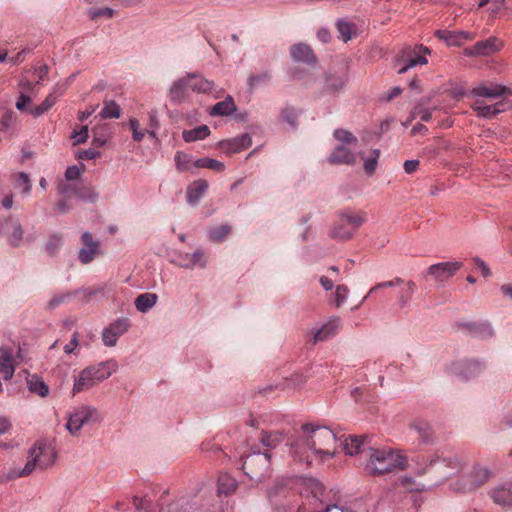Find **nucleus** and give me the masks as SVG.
Returning a JSON list of instances; mask_svg holds the SVG:
<instances>
[{"label":"nucleus","mask_w":512,"mask_h":512,"mask_svg":"<svg viewBox=\"0 0 512 512\" xmlns=\"http://www.w3.org/2000/svg\"><path fill=\"white\" fill-rule=\"evenodd\" d=\"M296 433L298 439L291 444V453L298 461L310 465L314 457L323 459L334 455L337 437L330 428L305 423Z\"/></svg>","instance_id":"obj_1"},{"label":"nucleus","mask_w":512,"mask_h":512,"mask_svg":"<svg viewBox=\"0 0 512 512\" xmlns=\"http://www.w3.org/2000/svg\"><path fill=\"white\" fill-rule=\"evenodd\" d=\"M301 495L309 498L311 495L315 501L313 509L302 504L299 512H369V506L362 500H354L349 503L340 499L327 503L322 499L324 487L317 479L304 478L301 480Z\"/></svg>","instance_id":"obj_2"},{"label":"nucleus","mask_w":512,"mask_h":512,"mask_svg":"<svg viewBox=\"0 0 512 512\" xmlns=\"http://www.w3.org/2000/svg\"><path fill=\"white\" fill-rule=\"evenodd\" d=\"M29 460L20 472H13L9 479L30 475L36 468L47 469L51 467L57 458L55 442L52 439L42 438L35 442L28 451Z\"/></svg>","instance_id":"obj_3"},{"label":"nucleus","mask_w":512,"mask_h":512,"mask_svg":"<svg viewBox=\"0 0 512 512\" xmlns=\"http://www.w3.org/2000/svg\"><path fill=\"white\" fill-rule=\"evenodd\" d=\"M118 368L114 360L99 362L85 367L74 378L73 393H80L93 388L108 379Z\"/></svg>","instance_id":"obj_4"},{"label":"nucleus","mask_w":512,"mask_h":512,"mask_svg":"<svg viewBox=\"0 0 512 512\" xmlns=\"http://www.w3.org/2000/svg\"><path fill=\"white\" fill-rule=\"evenodd\" d=\"M370 449V459L366 465V470L371 475H383L394 469H404L406 466V457L390 448Z\"/></svg>","instance_id":"obj_5"},{"label":"nucleus","mask_w":512,"mask_h":512,"mask_svg":"<svg viewBox=\"0 0 512 512\" xmlns=\"http://www.w3.org/2000/svg\"><path fill=\"white\" fill-rule=\"evenodd\" d=\"M366 222V213L347 210L340 214L338 222L330 231V236L338 240H349Z\"/></svg>","instance_id":"obj_6"},{"label":"nucleus","mask_w":512,"mask_h":512,"mask_svg":"<svg viewBox=\"0 0 512 512\" xmlns=\"http://www.w3.org/2000/svg\"><path fill=\"white\" fill-rule=\"evenodd\" d=\"M466 465V458L463 455L454 454L446 457L436 456L432 458L427 466L429 472L437 475L439 480H446L451 476L462 472Z\"/></svg>","instance_id":"obj_7"},{"label":"nucleus","mask_w":512,"mask_h":512,"mask_svg":"<svg viewBox=\"0 0 512 512\" xmlns=\"http://www.w3.org/2000/svg\"><path fill=\"white\" fill-rule=\"evenodd\" d=\"M430 53V49L422 44L402 48L396 56L397 72L404 74L410 68L427 64L426 55Z\"/></svg>","instance_id":"obj_8"},{"label":"nucleus","mask_w":512,"mask_h":512,"mask_svg":"<svg viewBox=\"0 0 512 512\" xmlns=\"http://www.w3.org/2000/svg\"><path fill=\"white\" fill-rule=\"evenodd\" d=\"M269 463L270 455L268 453H253L245 458L242 469L252 480H261Z\"/></svg>","instance_id":"obj_9"},{"label":"nucleus","mask_w":512,"mask_h":512,"mask_svg":"<svg viewBox=\"0 0 512 512\" xmlns=\"http://www.w3.org/2000/svg\"><path fill=\"white\" fill-rule=\"evenodd\" d=\"M485 365L476 360H457L448 366V372L462 379L469 380L479 376Z\"/></svg>","instance_id":"obj_10"},{"label":"nucleus","mask_w":512,"mask_h":512,"mask_svg":"<svg viewBox=\"0 0 512 512\" xmlns=\"http://www.w3.org/2000/svg\"><path fill=\"white\" fill-rule=\"evenodd\" d=\"M0 235L4 236L11 246L19 247L24 235L20 220L12 216L0 219Z\"/></svg>","instance_id":"obj_11"},{"label":"nucleus","mask_w":512,"mask_h":512,"mask_svg":"<svg viewBox=\"0 0 512 512\" xmlns=\"http://www.w3.org/2000/svg\"><path fill=\"white\" fill-rule=\"evenodd\" d=\"M504 44L502 40L495 36H491L485 40L476 42L473 46L467 47L463 50V55L466 57H482L490 56L500 51Z\"/></svg>","instance_id":"obj_12"},{"label":"nucleus","mask_w":512,"mask_h":512,"mask_svg":"<svg viewBox=\"0 0 512 512\" xmlns=\"http://www.w3.org/2000/svg\"><path fill=\"white\" fill-rule=\"evenodd\" d=\"M489 472L484 467L475 466L468 473L461 475L457 488L461 491H471L482 486L488 479Z\"/></svg>","instance_id":"obj_13"},{"label":"nucleus","mask_w":512,"mask_h":512,"mask_svg":"<svg viewBox=\"0 0 512 512\" xmlns=\"http://www.w3.org/2000/svg\"><path fill=\"white\" fill-rule=\"evenodd\" d=\"M463 266L461 261H448L431 265L427 274L431 276L436 282L444 283L449 278L453 277L458 270Z\"/></svg>","instance_id":"obj_14"},{"label":"nucleus","mask_w":512,"mask_h":512,"mask_svg":"<svg viewBox=\"0 0 512 512\" xmlns=\"http://www.w3.org/2000/svg\"><path fill=\"white\" fill-rule=\"evenodd\" d=\"M435 36L444 41L449 47H461L466 42L473 41L476 33L464 30H437Z\"/></svg>","instance_id":"obj_15"},{"label":"nucleus","mask_w":512,"mask_h":512,"mask_svg":"<svg viewBox=\"0 0 512 512\" xmlns=\"http://www.w3.org/2000/svg\"><path fill=\"white\" fill-rule=\"evenodd\" d=\"M512 94L511 90L509 88H507L506 86H503V85H500V84H494V83H491L489 85H486V84H478L477 86L473 87L470 92H469V95L472 96V97H477L478 99L479 98H489V99H494V98H498L504 94Z\"/></svg>","instance_id":"obj_16"},{"label":"nucleus","mask_w":512,"mask_h":512,"mask_svg":"<svg viewBox=\"0 0 512 512\" xmlns=\"http://www.w3.org/2000/svg\"><path fill=\"white\" fill-rule=\"evenodd\" d=\"M251 145H252V139H251L250 135L247 133L219 142V147L225 153H229V154L241 152V151L249 148Z\"/></svg>","instance_id":"obj_17"},{"label":"nucleus","mask_w":512,"mask_h":512,"mask_svg":"<svg viewBox=\"0 0 512 512\" xmlns=\"http://www.w3.org/2000/svg\"><path fill=\"white\" fill-rule=\"evenodd\" d=\"M16 361L13 356V349L10 347L0 348V374L4 380H10L15 371Z\"/></svg>","instance_id":"obj_18"},{"label":"nucleus","mask_w":512,"mask_h":512,"mask_svg":"<svg viewBox=\"0 0 512 512\" xmlns=\"http://www.w3.org/2000/svg\"><path fill=\"white\" fill-rule=\"evenodd\" d=\"M343 439V447L346 454L356 455L358 453H362L366 447L368 446L369 437L366 435H353L349 434L348 436H342Z\"/></svg>","instance_id":"obj_19"},{"label":"nucleus","mask_w":512,"mask_h":512,"mask_svg":"<svg viewBox=\"0 0 512 512\" xmlns=\"http://www.w3.org/2000/svg\"><path fill=\"white\" fill-rule=\"evenodd\" d=\"M504 101H499L494 105H486L483 100L476 99L471 108L477 113L479 117L493 118L504 110Z\"/></svg>","instance_id":"obj_20"},{"label":"nucleus","mask_w":512,"mask_h":512,"mask_svg":"<svg viewBox=\"0 0 512 512\" xmlns=\"http://www.w3.org/2000/svg\"><path fill=\"white\" fill-rule=\"evenodd\" d=\"M493 501L502 507H512V483H505L490 492Z\"/></svg>","instance_id":"obj_21"},{"label":"nucleus","mask_w":512,"mask_h":512,"mask_svg":"<svg viewBox=\"0 0 512 512\" xmlns=\"http://www.w3.org/2000/svg\"><path fill=\"white\" fill-rule=\"evenodd\" d=\"M65 91L62 86H57L53 92H51L46 99L34 108L29 110V113L35 117H38L47 112L57 101L58 97L61 96Z\"/></svg>","instance_id":"obj_22"},{"label":"nucleus","mask_w":512,"mask_h":512,"mask_svg":"<svg viewBox=\"0 0 512 512\" xmlns=\"http://www.w3.org/2000/svg\"><path fill=\"white\" fill-rule=\"evenodd\" d=\"M290 54L295 61H300L306 64L315 63L316 57L310 46L298 43L290 48Z\"/></svg>","instance_id":"obj_23"},{"label":"nucleus","mask_w":512,"mask_h":512,"mask_svg":"<svg viewBox=\"0 0 512 512\" xmlns=\"http://www.w3.org/2000/svg\"><path fill=\"white\" fill-rule=\"evenodd\" d=\"M178 265L189 269L196 266L204 268L206 266L205 254L202 250H197L193 254L179 255Z\"/></svg>","instance_id":"obj_24"},{"label":"nucleus","mask_w":512,"mask_h":512,"mask_svg":"<svg viewBox=\"0 0 512 512\" xmlns=\"http://www.w3.org/2000/svg\"><path fill=\"white\" fill-rule=\"evenodd\" d=\"M208 189V182L206 180H196L188 188L186 192L187 202L190 205H196L199 199L204 195Z\"/></svg>","instance_id":"obj_25"},{"label":"nucleus","mask_w":512,"mask_h":512,"mask_svg":"<svg viewBox=\"0 0 512 512\" xmlns=\"http://www.w3.org/2000/svg\"><path fill=\"white\" fill-rule=\"evenodd\" d=\"M329 160L334 164H352L356 157L344 144L338 145L331 153Z\"/></svg>","instance_id":"obj_26"},{"label":"nucleus","mask_w":512,"mask_h":512,"mask_svg":"<svg viewBox=\"0 0 512 512\" xmlns=\"http://www.w3.org/2000/svg\"><path fill=\"white\" fill-rule=\"evenodd\" d=\"M186 78L191 91H196L198 93H209L213 90L214 83L208 81L200 75L188 74Z\"/></svg>","instance_id":"obj_27"},{"label":"nucleus","mask_w":512,"mask_h":512,"mask_svg":"<svg viewBox=\"0 0 512 512\" xmlns=\"http://www.w3.org/2000/svg\"><path fill=\"white\" fill-rule=\"evenodd\" d=\"M191 91L186 77H183L172 85L170 89V98L174 102H182Z\"/></svg>","instance_id":"obj_28"},{"label":"nucleus","mask_w":512,"mask_h":512,"mask_svg":"<svg viewBox=\"0 0 512 512\" xmlns=\"http://www.w3.org/2000/svg\"><path fill=\"white\" fill-rule=\"evenodd\" d=\"M340 324L339 318H332L314 334V343L324 341L337 333Z\"/></svg>","instance_id":"obj_29"},{"label":"nucleus","mask_w":512,"mask_h":512,"mask_svg":"<svg viewBox=\"0 0 512 512\" xmlns=\"http://www.w3.org/2000/svg\"><path fill=\"white\" fill-rule=\"evenodd\" d=\"M91 418H62L59 421L58 428L61 426L72 436H78L82 427L90 423Z\"/></svg>","instance_id":"obj_30"},{"label":"nucleus","mask_w":512,"mask_h":512,"mask_svg":"<svg viewBox=\"0 0 512 512\" xmlns=\"http://www.w3.org/2000/svg\"><path fill=\"white\" fill-rule=\"evenodd\" d=\"M236 111V105L231 96H227L223 101L216 103L210 110L211 116H229Z\"/></svg>","instance_id":"obj_31"},{"label":"nucleus","mask_w":512,"mask_h":512,"mask_svg":"<svg viewBox=\"0 0 512 512\" xmlns=\"http://www.w3.org/2000/svg\"><path fill=\"white\" fill-rule=\"evenodd\" d=\"M411 429L418 433L419 438L423 443H428L432 440L433 430L423 418H418L417 421L413 422L411 424Z\"/></svg>","instance_id":"obj_32"},{"label":"nucleus","mask_w":512,"mask_h":512,"mask_svg":"<svg viewBox=\"0 0 512 512\" xmlns=\"http://www.w3.org/2000/svg\"><path fill=\"white\" fill-rule=\"evenodd\" d=\"M210 134V129L207 125H201L194 129L184 130L182 132V137L185 142H194L197 140H202L208 137Z\"/></svg>","instance_id":"obj_33"},{"label":"nucleus","mask_w":512,"mask_h":512,"mask_svg":"<svg viewBox=\"0 0 512 512\" xmlns=\"http://www.w3.org/2000/svg\"><path fill=\"white\" fill-rule=\"evenodd\" d=\"M237 487L236 480L229 474L223 473L218 477V493L219 495H229L235 491Z\"/></svg>","instance_id":"obj_34"},{"label":"nucleus","mask_w":512,"mask_h":512,"mask_svg":"<svg viewBox=\"0 0 512 512\" xmlns=\"http://www.w3.org/2000/svg\"><path fill=\"white\" fill-rule=\"evenodd\" d=\"M11 178L16 189H21L22 194L25 196L29 195L32 188L29 174L18 172L13 174Z\"/></svg>","instance_id":"obj_35"},{"label":"nucleus","mask_w":512,"mask_h":512,"mask_svg":"<svg viewBox=\"0 0 512 512\" xmlns=\"http://www.w3.org/2000/svg\"><path fill=\"white\" fill-rule=\"evenodd\" d=\"M157 295L153 293H144L139 295L135 299V306L140 312H147L150 310L157 302Z\"/></svg>","instance_id":"obj_36"},{"label":"nucleus","mask_w":512,"mask_h":512,"mask_svg":"<svg viewBox=\"0 0 512 512\" xmlns=\"http://www.w3.org/2000/svg\"><path fill=\"white\" fill-rule=\"evenodd\" d=\"M20 86L23 92H21L20 96L16 101V108L20 111H23L26 105L31 102V97L26 95L25 92L32 90L34 88V85L31 81L22 79L20 82Z\"/></svg>","instance_id":"obj_37"},{"label":"nucleus","mask_w":512,"mask_h":512,"mask_svg":"<svg viewBox=\"0 0 512 512\" xmlns=\"http://www.w3.org/2000/svg\"><path fill=\"white\" fill-rule=\"evenodd\" d=\"M100 115L104 119H118L121 115V110L115 101L105 100Z\"/></svg>","instance_id":"obj_38"},{"label":"nucleus","mask_w":512,"mask_h":512,"mask_svg":"<svg viewBox=\"0 0 512 512\" xmlns=\"http://www.w3.org/2000/svg\"><path fill=\"white\" fill-rule=\"evenodd\" d=\"M28 388L31 392L36 393L42 397L46 396L48 393V387L44 383V381L36 376L33 375L27 380Z\"/></svg>","instance_id":"obj_39"},{"label":"nucleus","mask_w":512,"mask_h":512,"mask_svg":"<svg viewBox=\"0 0 512 512\" xmlns=\"http://www.w3.org/2000/svg\"><path fill=\"white\" fill-rule=\"evenodd\" d=\"M176 168L179 172L190 170L193 165L192 157L182 151H177L174 157Z\"/></svg>","instance_id":"obj_40"},{"label":"nucleus","mask_w":512,"mask_h":512,"mask_svg":"<svg viewBox=\"0 0 512 512\" xmlns=\"http://www.w3.org/2000/svg\"><path fill=\"white\" fill-rule=\"evenodd\" d=\"M196 168H208L217 172H222L225 169V165L215 159L211 158H200L193 162Z\"/></svg>","instance_id":"obj_41"},{"label":"nucleus","mask_w":512,"mask_h":512,"mask_svg":"<svg viewBox=\"0 0 512 512\" xmlns=\"http://www.w3.org/2000/svg\"><path fill=\"white\" fill-rule=\"evenodd\" d=\"M416 289V284L409 280L406 283V289L402 290L398 296V306L403 308L408 305Z\"/></svg>","instance_id":"obj_42"},{"label":"nucleus","mask_w":512,"mask_h":512,"mask_svg":"<svg viewBox=\"0 0 512 512\" xmlns=\"http://www.w3.org/2000/svg\"><path fill=\"white\" fill-rule=\"evenodd\" d=\"M230 225H219L212 227L209 231L210 240L220 242L223 241L231 233Z\"/></svg>","instance_id":"obj_43"},{"label":"nucleus","mask_w":512,"mask_h":512,"mask_svg":"<svg viewBox=\"0 0 512 512\" xmlns=\"http://www.w3.org/2000/svg\"><path fill=\"white\" fill-rule=\"evenodd\" d=\"M75 195L81 200L95 202L98 199V193L90 186H81L74 190Z\"/></svg>","instance_id":"obj_44"},{"label":"nucleus","mask_w":512,"mask_h":512,"mask_svg":"<svg viewBox=\"0 0 512 512\" xmlns=\"http://www.w3.org/2000/svg\"><path fill=\"white\" fill-rule=\"evenodd\" d=\"M118 15V11L112 8H91L88 11V16L91 20H97L100 17H104L106 19L113 18Z\"/></svg>","instance_id":"obj_45"},{"label":"nucleus","mask_w":512,"mask_h":512,"mask_svg":"<svg viewBox=\"0 0 512 512\" xmlns=\"http://www.w3.org/2000/svg\"><path fill=\"white\" fill-rule=\"evenodd\" d=\"M351 396L354 398L355 402H357V403H359L361 401L368 403V402H371L375 398V395L373 393H371L370 391L365 390L363 388H360V387L354 388L351 391Z\"/></svg>","instance_id":"obj_46"},{"label":"nucleus","mask_w":512,"mask_h":512,"mask_svg":"<svg viewBox=\"0 0 512 512\" xmlns=\"http://www.w3.org/2000/svg\"><path fill=\"white\" fill-rule=\"evenodd\" d=\"M129 127L132 131V139L136 142H141L146 134V129L141 128L139 120L136 118L130 119Z\"/></svg>","instance_id":"obj_47"},{"label":"nucleus","mask_w":512,"mask_h":512,"mask_svg":"<svg viewBox=\"0 0 512 512\" xmlns=\"http://www.w3.org/2000/svg\"><path fill=\"white\" fill-rule=\"evenodd\" d=\"M98 253V248H90L83 246V248L79 251V260L83 264H88L94 260L95 256Z\"/></svg>","instance_id":"obj_48"},{"label":"nucleus","mask_w":512,"mask_h":512,"mask_svg":"<svg viewBox=\"0 0 512 512\" xmlns=\"http://www.w3.org/2000/svg\"><path fill=\"white\" fill-rule=\"evenodd\" d=\"M271 78L268 72H261L259 74H252L248 78V84L251 88H255L261 84L267 83Z\"/></svg>","instance_id":"obj_49"},{"label":"nucleus","mask_w":512,"mask_h":512,"mask_svg":"<svg viewBox=\"0 0 512 512\" xmlns=\"http://www.w3.org/2000/svg\"><path fill=\"white\" fill-rule=\"evenodd\" d=\"M349 289L345 285H337L334 293V303L336 307H340L347 300Z\"/></svg>","instance_id":"obj_50"},{"label":"nucleus","mask_w":512,"mask_h":512,"mask_svg":"<svg viewBox=\"0 0 512 512\" xmlns=\"http://www.w3.org/2000/svg\"><path fill=\"white\" fill-rule=\"evenodd\" d=\"M412 119L420 118L424 122H429L432 118V113L429 109L423 107L422 105H417L412 113H411Z\"/></svg>","instance_id":"obj_51"},{"label":"nucleus","mask_w":512,"mask_h":512,"mask_svg":"<svg viewBox=\"0 0 512 512\" xmlns=\"http://www.w3.org/2000/svg\"><path fill=\"white\" fill-rule=\"evenodd\" d=\"M129 326L128 319H120L109 325L110 329L118 338L128 330Z\"/></svg>","instance_id":"obj_52"},{"label":"nucleus","mask_w":512,"mask_h":512,"mask_svg":"<svg viewBox=\"0 0 512 512\" xmlns=\"http://www.w3.org/2000/svg\"><path fill=\"white\" fill-rule=\"evenodd\" d=\"M334 137L343 144H351L357 142L356 137H354L351 132L344 129H336L334 131Z\"/></svg>","instance_id":"obj_53"},{"label":"nucleus","mask_w":512,"mask_h":512,"mask_svg":"<svg viewBox=\"0 0 512 512\" xmlns=\"http://www.w3.org/2000/svg\"><path fill=\"white\" fill-rule=\"evenodd\" d=\"M63 239L61 236L54 235L49 238L46 244V250L50 255L56 254L62 246Z\"/></svg>","instance_id":"obj_54"},{"label":"nucleus","mask_w":512,"mask_h":512,"mask_svg":"<svg viewBox=\"0 0 512 512\" xmlns=\"http://www.w3.org/2000/svg\"><path fill=\"white\" fill-rule=\"evenodd\" d=\"M378 158L379 152L377 150H374L373 156L364 160V170L367 175H372L375 172Z\"/></svg>","instance_id":"obj_55"},{"label":"nucleus","mask_w":512,"mask_h":512,"mask_svg":"<svg viewBox=\"0 0 512 512\" xmlns=\"http://www.w3.org/2000/svg\"><path fill=\"white\" fill-rule=\"evenodd\" d=\"M337 28L344 42L351 39L352 25L349 22L340 20L337 22Z\"/></svg>","instance_id":"obj_56"},{"label":"nucleus","mask_w":512,"mask_h":512,"mask_svg":"<svg viewBox=\"0 0 512 512\" xmlns=\"http://www.w3.org/2000/svg\"><path fill=\"white\" fill-rule=\"evenodd\" d=\"M102 340L106 346L112 347L116 344L118 337L113 333V331L108 326L103 331Z\"/></svg>","instance_id":"obj_57"},{"label":"nucleus","mask_w":512,"mask_h":512,"mask_svg":"<svg viewBox=\"0 0 512 512\" xmlns=\"http://www.w3.org/2000/svg\"><path fill=\"white\" fill-rule=\"evenodd\" d=\"M88 127L83 126L79 131H74L73 138H74V145L84 143L88 138Z\"/></svg>","instance_id":"obj_58"},{"label":"nucleus","mask_w":512,"mask_h":512,"mask_svg":"<svg viewBox=\"0 0 512 512\" xmlns=\"http://www.w3.org/2000/svg\"><path fill=\"white\" fill-rule=\"evenodd\" d=\"M282 118L291 125H295L297 112L293 108H285L281 113Z\"/></svg>","instance_id":"obj_59"},{"label":"nucleus","mask_w":512,"mask_h":512,"mask_svg":"<svg viewBox=\"0 0 512 512\" xmlns=\"http://www.w3.org/2000/svg\"><path fill=\"white\" fill-rule=\"evenodd\" d=\"M81 241L83 246L90 248H99V241L93 239L91 233L85 232L82 234Z\"/></svg>","instance_id":"obj_60"},{"label":"nucleus","mask_w":512,"mask_h":512,"mask_svg":"<svg viewBox=\"0 0 512 512\" xmlns=\"http://www.w3.org/2000/svg\"><path fill=\"white\" fill-rule=\"evenodd\" d=\"M69 297H70L69 293L55 295L49 301L48 306H49V308L54 309V308L58 307L60 304L64 303Z\"/></svg>","instance_id":"obj_61"},{"label":"nucleus","mask_w":512,"mask_h":512,"mask_svg":"<svg viewBox=\"0 0 512 512\" xmlns=\"http://www.w3.org/2000/svg\"><path fill=\"white\" fill-rule=\"evenodd\" d=\"M99 156H100V152H98L94 148L83 150L78 155V157L80 159H85V160H92V159H95V158H97Z\"/></svg>","instance_id":"obj_62"},{"label":"nucleus","mask_w":512,"mask_h":512,"mask_svg":"<svg viewBox=\"0 0 512 512\" xmlns=\"http://www.w3.org/2000/svg\"><path fill=\"white\" fill-rule=\"evenodd\" d=\"M78 345H79L78 333L75 332L73 334L70 342L64 346L65 353H67V354L73 353L76 350V348L78 347Z\"/></svg>","instance_id":"obj_63"},{"label":"nucleus","mask_w":512,"mask_h":512,"mask_svg":"<svg viewBox=\"0 0 512 512\" xmlns=\"http://www.w3.org/2000/svg\"><path fill=\"white\" fill-rule=\"evenodd\" d=\"M473 262H474L475 267L478 268L482 272L484 277H487L490 275V270L482 259L475 257V258H473Z\"/></svg>","instance_id":"obj_64"}]
</instances>
